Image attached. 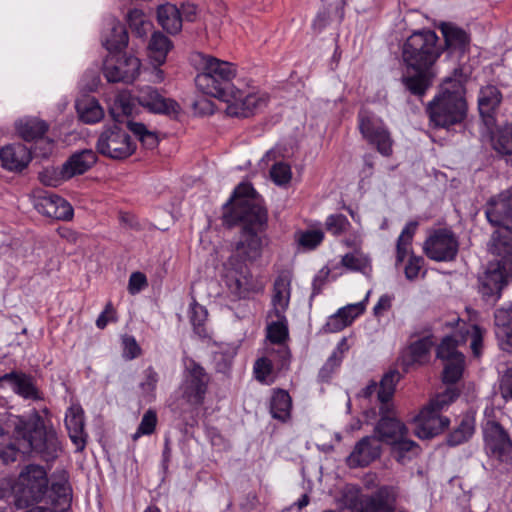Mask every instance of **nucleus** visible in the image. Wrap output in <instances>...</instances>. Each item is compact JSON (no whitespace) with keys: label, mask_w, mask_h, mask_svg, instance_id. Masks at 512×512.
<instances>
[{"label":"nucleus","mask_w":512,"mask_h":512,"mask_svg":"<svg viewBox=\"0 0 512 512\" xmlns=\"http://www.w3.org/2000/svg\"><path fill=\"white\" fill-rule=\"evenodd\" d=\"M511 273L512 267L508 265L496 261L488 263L484 273L478 277L479 293L486 302L490 304L497 302Z\"/></svg>","instance_id":"nucleus-13"},{"label":"nucleus","mask_w":512,"mask_h":512,"mask_svg":"<svg viewBox=\"0 0 512 512\" xmlns=\"http://www.w3.org/2000/svg\"><path fill=\"white\" fill-rule=\"evenodd\" d=\"M500 393L506 400H512V368H508L500 380Z\"/></svg>","instance_id":"nucleus-64"},{"label":"nucleus","mask_w":512,"mask_h":512,"mask_svg":"<svg viewBox=\"0 0 512 512\" xmlns=\"http://www.w3.org/2000/svg\"><path fill=\"white\" fill-rule=\"evenodd\" d=\"M443 52L439 37L433 30L412 33L402 46L406 72L402 76L405 88L414 96L423 97L432 86L433 66Z\"/></svg>","instance_id":"nucleus-3"},{"label":"nucleus","mask_w":512,"mask_h":512,"mask_svg":"<svg viewBox=\"0 0 512 512\" xmlns=\"http://www.w3.org/2000/svg\"><path fill=\"white\" fill-rule=\"evenodd\" d=\"M235 356L234 351H219L214 354L215 369L219 373L226 374L232 366Z\"/></svg>","instance_id":"nucleus-56"},{"label":"nucleus","mask_w":512,"mask_h":512,"mask_svg":"<svg viewBox=\"0 0 512 512\" xmlns=\"http://www.w3.org/2000/svg\"><path fill=\"white\" fill-rule=\"evenodd\" d=\"M270 176L273 182L277 185H286L291 180V169L290 166L285 163H276L270 170Z\"/></svg>","instance_id":"nucleus-55"},{"label":"nucleus","mask_w":512,"mask_h":512,"mask_svg":"<svg viewBox=\"0 0 512 512\" xmlns=\"http://www.w3.org/2000/svg\"><path fill=\"white\" fill-rule=\"evenodd\" d=\"M47 471L40 465L29 464L19 475L21 497L27 503H38L49 491Z\"/></svg>","instance_id":"nucleus-15"},{"label":"nucleus","mask_w":512,"mask_h":512,"mask_svg":"<svg viewBox=\"0 0 512 512\" xmlns=\"http://www.w3.org/2000/svg\"><path fill=\"white\" fill-rule=\"evenodd\" d=\"M358 126L363 138L384 157L393 153V139L384 121L368 110L358 113Z\"/></svg>","instance_id":"nucleus-10"},{"label":"nucleus","mask_w":512,"mask_h":512,"mask_svg":"<svg viewBox=\"0 0 512 512\" xmlns=\"http://www.w3.org/2000/svg\"><path fill=\"white\" fill-rule=\"evenodd\" d=\"M223 281L234 299H246L251 293H260L264 286L255 280L249 268L237 257H229L223 264Z\"/></svg>","instance_id":"nucleus-9"},{"label":"nucleus","mask_w":512,"mask_h":512,"mask_svg":"<svg viewBox=\"0 0 512 512\" xmlns=\"http://www.w3.org/2000/svg\"><path fill=\"white\" fill-rule=\"evenodd\" d=\"M97 160L96 153L91 149H85L73 154L63 165L64 176L72 178L89 170Z\"/></svg>","instance_id":"nucleus-33"},{"label":"nucleus","mask_w":512,"mask_h":512,"mask_svg":"<svg viewBox=\"0 0 512 512\" xmlns=\"http://www.w3.org/2000/svg\"><path fill=\"white\" fill-rule=\"evenodd\" d=\"M7 383L12 391L25 400H43V393L37 386L35 377L22 371H11L0 376V386Z\"/></svg>","instance_id":"nucleus-18"},{"label":"nucleus","mask_w":512,"mask_h":512,"mask_svg":"<svg viewBox=\"0 0 512 512\" xmlns=\"http://www.w3.org/2000/svg\"><path fill=\"white\" fill-rule=\"evenodd\" d=\"M494 320L498 329L497 336L505 340L508 347L512 349V307L497 309Z\"/></svg>","instance_id":"nucleus-38"},{"label":"nucleus","mask_w":512,"mask_h":512,"mask_svg":"<svg viewBox=\"0 0 512 512\" xmlns=\"http://www.w3.org/2000/svg\"><path fill=\"white\" fill-rule=\"evenodd\" d=\"M426 256L437 262L453 261L459 251V242L454 232L448 228L434 230L424 242Z\"/></svg>","instance_id":"nucleus-14"},{"label":"nucleus","mask_w":512,"mask_h":512,"mask_svg":"<svg viewBox=\"0 0 512 512\" xmlns=\"http://www.w3.org/2000/svg\"><path fill=\"white\" fill-rule=\"evenodd\" d=\"M380 419L374 427L378 440L392 444L402 436H407L408 430L397 416L394 406H379Z\"/></svg>","instance_id":"nucleus-17"},{"label":"nucleus","mask_w":512,"mask_h":512,"mask_svg":"<svg viewBox=\"0 0 512 512\" xmlns=\"http://www.w3.org/2000/svg\"><path fill=\"white\" fill-rule=\"evenodd\" d=\"M50 497L53 502L69 506L72 499V489L65 472L57 480H53L50 487Z\"/></svg>","instance_id":"nucleus-39"},{"label":"nucleus","mask_w":512,"mask_h":512,"mask_svg":"<svg viewBox=\"0 0 512 512\" xmlns=\"http://www.w3.org/2000/svg\"><path fill=\"white\" fill-rule=\"evenodd\" d=\"M342 358L339 353L334 351L331 356L327 359L326 363L319 371V377L323 381H328L337 367L340 366Z\"/></svg>","instance_id":"nucleus-59"},{"label":"nucleus","mask_w":512,"mask_h":512,"mask_svg":"<svg viewBox=\"0 0 512 512\" xmlns=\"http://www.w3.org/2000/svg\"><path fill=\"white\" fill-rule=\"evenodd\" d=\"M210 376L196 361L190 359L184 370L180 386L182 398L191 406L199 407L204 403L208 391Z\"/></svg>","instance_id":"nucleus-11"},{"label":"nucleus","mask_w":512,"mask_h":512,"mask_svg":"<svg viewBox=\"0 0 512 512\" xmlns=\"http://www.w3.org/2000/svg\"><path fill=\"white\" fill-rule=\"evenodd\" d=\"M465 85L458 79L447 78L440 91L426 107L435 128L450 127L464 122L468 113Z\"/></svg>","instance_id":"nucleus-5"},{"label":"nucleus","mask_w":512,"mask_h":512,"mask_svg":"<svg viewBox=\"0 0 512 512\" xmlns=\"http://www.w3.org/2000/svg\"><path fill=\"white\" fill-rule=\"evenodd\" d=\"M207 315L208 313L206 308L193 300L190 304L189 318L194 332L199 336H204L206 334L204 324L207 320Z\"/></svg>","instance_id":"nucleus-48"},{"label":"nucleus","mask_w":512,"mask_h":512,"mask_svg":"<svg viewBox=\"0 0 512 512\" xmlns=\"http://www.w3.org/2000/svg\"><path fill=\"white\" fill-rule=\"evenodd\" d=\"M128 32L124 24L116 19L107 22V30L102 35V44L110 52L124 50L128 45Z\"/></svg>","instance_id":"nucleus-30"},{"label":"nucleus","mask_w":512,"mask_h":512,"mask_svg":"<svg viewBox=\"0 0 512 512\" xmlns=\"http://www.w3.org/2000/svg\"><path fill=\"white\" fill-rule=\"evenodd\" d=\"M474 431V420L470 417H464L459 425L448 434L446 443L451 447L463 444L472 437Z\"/></svg>","instance_id":"nucleus-42"},{"label":"nucleus","mask_w":512,"mask_h":512,"mask_svg":"<svg viewBox=\"0 0 512 512\" xmlns=\"http://www.w3.org/2000/svg\"><path fill=\"white\" fill-rule=\"evenodd\" d=\"M364 309V302L350 304L340 308L335 314L328 318L324 326V331L327 333H335L343 330L350 325L352 321L364 311Z\"/></svg>","instance_id":"nucleus-31"},{"label":"nucleus","mask_w":512,"mask_h":512,"mask_svg":"<svg viewBox=\"0 0 512 512\" xmlns=\"http://www.w3.org/2000/svg\"><path fill=\"white\" fill-rule=\"evenodd\" d=\"M391 445L394 446V451L397 453V460L403 462L405 458V454L408 452H413L417 454L418 445L415 441L409 440L406 436H402L396 442H393Z\"/></svg>","instance_id":"nucleus-57"},{"label":"nucleus","mask_w":512,"mask_h":512,"mask_svg":"<svg viewBox=\"0 0 512 512\" xmlns=\"http://www.w3.org/2000/svg\"><path fill=\"white\" fill-rule=\"evenodd\" d=\"M140 60L132 55L111 56L103 65V73L108 82L131 83L139 75Z\"/></svg>","instance_id":"nucleus-16"},{"label":"nucleus","mask_w":512,"mask_h":512,"mask_svg":"<svg viewBox=\"0 0 512 512\" xmlns=\"http://www.w3.org/2000/svg\"><path fill=\"white\" fill-rule=\"evenodd\" d=\"M13 436L18 442L0 447V459L8 464L17 459L18 453L30 450L43 461L54 462L62 451L61 443L54 428L47 427L36 410L28 416H18L13 421Z\"/></svg>","instance_id":"nucleus-4"},{"label":"nucleus","mask_w":512,"mask_h":512,"mask_svg":"<svg viewBox=\"0 0 512 512\" xmlns=\"http://www.w3.org/2000/svg\"><path fill=\"white\" fill-rule=\"evenodd\" d=\"M192 61L200 70L195 77L196 87L203 93L227 103L226 114L248 118L267 105L265 95L246 93L232 84L236 76L234 64L201 52Z\"/></svg>","instance_id":"nucleus-2"},{"label":"nucleus","mask_w":512,"mask_h":512,"mask_svg":"<svg viewBox=\"0 0 512 512\" xmlns=\"http://www.w3.org/2000/svg\"><path fill=\"white\" fill-rule=\"evenodd\" d=\"M329 274L330 269L328 267H323L314 277L312 282V294L310 297L311 299L322 292V289L327 282Z\"/></svg>","instance_id":"nucleus-63"},{"label":"nucleus","mask_w":512,"mask_h":512,"mask_svg":"<svg viewBox=\"0 0 512 512\" xmlns=\"http://www.w3.org/2000/svg\"><path fill=\"white\" fill-rule=\"evenodd\" d=\"M158 423L157 412L150 408L142 416L140 424L133 435V440H137L141 436L151 435L154 433Z\"/></svg>","instance_id":"nucleus-49"},{"label":"nucleus","mask_w":512,"mask_h":512,"mask_svg":"<svg viewBox=\"0 0 512 512\" xmlns=\"http://www.w3.org/2000/svg\"><path fill=\"white\" fill-rule=\"evenodd\" d=\"M35 208L39 213L56 220L67 221L73 217L70 203L56 194L40 196L35 202Z\"/></svg>","instance_id":"nucleus-22"},{"label":"nucleus","mask_w":512,"mask_h":512,"mask_svg":"<svg viewBox=\"0 0 512 512\" xmlns=\"http://www.w3.org/2000/svg\"><path fill=\"white\" fill-rule=\"evenodd\" d=\"M365 495L361 493L360 488L353 485L345 487L342 494V503L351 512H357Z\"/></svg>","instance_id":"nucleus-50"},{"label":"nucleus","mask_w":512,"mask_h":512,"mask_svg":"<svg viewBox=\"0 0 512 512\" xmlns=\"http://www.w3.org/2000/svg\"><path fill=\"white\" fill-rule=\"evenodd\" d=\"M292 399L283 389H275L270 399V413L274 419L286 422L291 417Z\"/></svg>","instance_id":"nucleus-35"},{"label":"nucleus","mask_w":512,"mask_h":512,"mask_svg":"<svg viewBox=\"0 0 512 512\" xmlns=\"http://www.w3.org/2000/svg\"><path fill=\"white\" fill-rule=\"evenodd\" d=\"M443 370V382L447 384H455L458 382L464 371L465 357L458 356L454 360L445 361Z\"/></svg>","instance_id":"nucleus-47"},{"label":"nucleus","mask_w":512,"mask_h":512,"mask_svg":"<svg viewBox=\"0 0 512 512\" xmlns=\"http://www.w3.org/2000/svg\"><path fill=\"white\" fill-rule=\"evenodd\" d=\"M401 379V374L397 370L386 372L380 380L377 402L379 406H394L391 400L395 393L397 383Z\"/></svg>","instance_id":"nucleus-37"},{"label":"nucleus","mask_w":512,"mask_h":512,"mask_svg":"<svg viewBox=\"0 0 512 512\" xmlns=\"http://www.w3.org/2000/svg\"><path fill=\"white\" fill-rule=\"evenodd\" d=\"M151 57L159 64H163L172 48V42L162 32H154L148 45Z\"/></svg>","instance_id":"nucleus-40"},{"label":"nucleus","mask_w":512,"mask_h":512,"mask_svg":"<svg viewBox=\"0 0 512 512\" xmlns=\"http://www.w3.org/2000/svg\"><path fill=\"white\" fill-rule=\"evenodd\" d=\"M65 425L76 450L83 451L86 446L87 434L84 430V411L80 406L73 405L67 410Z\"/></svg>","instance_id":"nucleus-29"},{"label":"nucleus","mask_w":512,"mask_h":512,"mask_svg":"<svg viewBox=\"0 0 512 512\" xmlns=\"http://www.w3.org/2000/svg\"><path fill=\"white\" fill-rule=\"evenodd\" d=\"M418 225L417 221H409L400 233L396 243L397 264L403 262L406 258Z\"/></svg>","instance_id":"nucleus-41"},{"label":"nucleus","mask_w":512,"mask_h":512,"mask_svg":"<svg viewBox=\"0 0 512 512\" xmlns=\"http://www.w3.org/2000/svg\"><path fill=\"white\" fill-rule=\"evenodd\" d=\"M79 120L85 124H95L104 117V110L99 101L90 95H82L75 101Z\"/></svg>","instance_id":"nucleus-32"},{"label":"nucleus","mask_w":512,"mask_h":512,"mask_svg":"<svg viewBox=\"0 0 512 512\" xmlns=\"http://www.w3.org/2000/svg\"><path fill=\"white\" fill-rule=\"evenodd\" d=\"M486 454L504 464L512 463V439L508 431L497 421L489 420L483 427Z\"/></svg>","instance_id":"nucleus-12"},{"label":"nucleus","mask_w":512,"mask_h":512,"mask_svg":"<svg viewBox=\"0 0 512 512\" xmlns=\"http://www.w3.org/2000/svg\"><path fill=\"white\" fill-rule=\"evenodd\" d=\"M438 29L444 38L443 50L459 57L469 51L471 37L463 28L451 22H441Z\"/></svg>","instance_id":"nucleus-21"},{"label":"nucleus","mask_w":512,"mask_h":512,"mask_svg":"<svg viewBox=\"0 0 512 512\" xmlns=\"http://www.w3.org/2000/svg\"><path fill=\"white\" fill-rule=\"evenodd\" d=\"M253 369L256 380L265 383L267 377L273 371L272 361L267 357L258 358L254 363Z\"/></svg>","instance_id":"nucleus-58"},{"label":"nucleus","mask_w":512,"mask_h":512,"mask_svg":"<svg viewBox=\"0 0 512 512\" xmlns=\"http://www.w3.org/2000/svg\"><path fill=\"white\" fill-rule=\"evenodd\" d=\"M69 179V177L64 176V168L55 169V168H46L42 172L39 173V180L45 186L57 187L64 180Z\"/></svg>","instance_id":"nucleus-52"},{"label":"nucleus","mask_w":512,"mask_h":512,"mask_svg":"<svg viewBox=\"0 0 512 512\" xmlns=\"http://www.w3.org/2000/svg\"><path fill=\"white\" fill-rule=\"evenodd\" d=\"M323 239V231L307 230L300 233L298 237V243L305 249L313 250L322 243Z\"/></svg>","instance_id":"nucleus-53"},{"label":"nucleus","mask_w":512,"mask_h":512,"mask_svg":"<svg viewBox=\"0 0 512 512\" xmlns=\"http://www.w3.org/2000/svg\"><path fill=\"white\" fill-rule=\"evenodd\" d=\"M495 227L490 239V251L498 258L496 262L512 267V226Z\"/></svg>","instance_id":"nucleus-24"},{"label":"nucleus","mask_w":512,"mask_h":512,"mask_svg":"<svg viewBox=\"0 0 512 512\" xmlns=\"http://www.w3.org/2000/svg\"><path fill=\"white\" fill-rule=\"evenodd\" d=\"M485 215L492 226L509 225L512 221V187L488 200Z\"/></svg>","instance_id":"nucleus-19"},{"label":"nucleus","mask_w":512,"mask_h":512,"mask_svg":"<svg viewBox=\"0 0 512 512\" xmlns=\"http://www.w3.org/2000/svg\"><path fill=\"white\" fill-rule=\"evenodd\" d=\"M48 128L49 126L45 121L37 118L21 119L16 123L19 136L27 142L42 138Z\"/></svg>","instance_id":"nucleus-36"},{"label":"nucleus","mask_w":512,"mask_h":512,"mask_svg":"<svg viewBox=\"0 0 512 512\" xmlns=\"http://www.w3.org/2000/svg\"><path fill=\"white\" fill-rule=\"evenodd\" d=\"M148 285L147 278L142 272H133L129 277L128 291L135 295L142 291Z\"/></svg>","instance_id":"nucleus-62"},{"label":"nucleus","mask_w":512,"mask_h":512,"mask_svg":"<svg viewBox=\"0 0 512 512\" xmlns=\"http://www.w3.org/2000/svg\"><path fill=\"white\" fill-rule=\"evenodd\" d=\"M351 226L348 218L343 214L329 215L325 221V229L334 236H340Z\"/></svg>","instance_id":"nucleus-51"},{"label":"nucleus","mask_w":512,"mask_h":512,"mask_svg":"<svg viewBox=\"0 0 512 512\" xmlns=\"http://www.w3.org/2000/svg\"><path fill=\"white\" fill-rule=\"evenodd\" d=\"M492 146L502 155H512V123L496 131L492 137Z\"/></svg>","instance_id":"nucleus-44"},{"label":"nucleus","mask_w":512,"mask_h":512,"mask_svg":"<svg viewBox=\"0 0 512 512\" xmlns=\"http://www.w3.org/2000/svg\"><path fill=\"white\" fill-rule=\"evenodd\" d=\"M459 341L455 336L448 335L444 337L441 343L437 347V358L448 361L454 360L458 356L464 357V355L457 350Z\"/></svg>","instance_id":"nucleus-46"},{"label":"nucleus","mask_w":512,"mask_h":512,"mask_svg":"<svg viewBox=\"0 0 512 512\" xmlns=\"http://www.w3.org/2000/svg\"><path fill=\"white\" fill-rule=\"evenodd\" d=\"M291 296V277L288 273H281L273 284V295L271 299L272 309L269 317H281L289 307Z\"/></svg>","instance_id":"nucleus-27"},{"label":"nucleus","mask_w":512,"mask_h":512,"mask_svg":"<svg viewBox=\"0 0 512 512\" xmlns=\"http://www.w3.org/2000/svg\"><path fill=\"white\" fill-rule=\"evenodd\" d=\"M223 209L226 224H242L239 240L230 257H237L243 263L257 260L262 254V235L268 226V212L261 196L252 184L242 182L234 189Z\"/></svg>","instance_id":"nucleus-1"},{"label":"nucleus","mask_w":512,"mask_h":512,"mask_svg":"<svg viewBox=\"0 0 512 512\" xmlns=\"http://www.w3.org/2000/svg\"><path fill=\"white\" fill-rule=\"evenodd\" d=\"M478 110L487 126L496 122V115L503 101V94L495 85H486L478 93Z\"/></svg>","instance_id":"nucleus-20"},{"label":"nucleus","mask_w":512,"mask_h":512,"mask_svg":"<svg viewBox=\"0 0 512 512\" xmlns=\"http://www.w3.org/2000/svg\"><path fill=\"white\" fill-rule=\"evenodd\" d=\"M341 265L350 271L364 272L369 266V262L366 257L347 253L342 257Z\"/></svg>","instance_id":"nucleus-54"},{"label":"nucleus","mask_w":512,"mask_h":512,"mask_svg":"<svg viewBox=\"0 0 512 512\" xmlns=\"http://www.w3.org/2000/svg\"><path fill=\"white\" fill-rule=\"evenodd\" d=\"M95 147L96 151L104 157L123 160L130 157L137 146L128 131L119 123V120H116L115 123L103 127Z\"/></svg>","instance_id":"nucleus-8"},{"label":"nucleus","mask_w":512,"mask_h":512,"mask_svg":"<svg viewBox=\"0 0 512 512\" xmlns=\"http://www.w3.org/2000/svg\"><path fill=\"white\" fill-rule=\"evenodd\" d=\"M396 493L392 487L382 486L374 494L365 495L357 512H393Z\"/></svg>","instance_id":"nucleus-25"},{"label":"nucleus","mask_w":512,"mask_h":512,"mask_svg":"<svg viewBox=\"0 0 512 512\" xmlns=\"http://www.w3.org/2000/svg\"><path fill=\"white\" fill-rule=\"evenodd\" d=\"M0 160L6 170L20 172L28 166L32 154L24 144L13 143L0 149Z\"/></svg>","instance_id":"nucleus-26"},{"label":"nucleus","mask_w":512,"mask_h":512,"mask_svg":"<svg viewBox=\"0 0 512 512\" xmlns=\"http://www.w3.org/2000/svg\"><path fill=\"white\" fill-rule=\"evenodd\" d=\"M275 318L276 321L267 325V339L273 344H283L289 337L288 321L285 314Z\"/></svg>","instance_id":"nucleus-45"},{"label":"nucleus","mask_w":512,"mask_h":512,"mask_svg":"<svg viewBox=\"0 0 512 512\" xmlns=\"http://www.w3.org/2000/svg\"><path fill=\"white\" fill-rule=\"evenodd\" d=\"M126 19L132 33L139 38L146 37L153 27L152 23L146 19L143 11L137 8L129 10Z\"/></svg>","instance_id":"nucleus-43"},{"label":"nucleus","mask_w":512,"mask_h":512,"mask_svg":"<svg viewBox=\"0 0 512 512\" xmlns=\"http://www.w3.org/2000/svg\"><path fill=\"white\" fill-rule=\"evenodd\" d=\"M458 397V389L449 387L432 398L414 419L415 435L420 439H431L448 428L450 419L441 413Z\"/></svg>","instance_id":"nucleus-6"},{"label":"nucleus","mask_w":512,"mask_h":512,"mask_svg":"<svg viewBox=\"0 0 512 512\" xmlns=\"http://www.w3.org/2000/svg\"><path fill=\"white\" fill-rule=\"evenodd\" d=\"M379 442L381 441L373 436H365L360 439L348 457L349 465L351 467H365L378 459L381 455Z\"/></svg>","instance_id":"nucleus-23"},{"label":"nucleus","mask_w":512,"mask_h":512,"mask_svg":"<svg viewBox=\"0 0 512 512\" xmlns=\"http://www.w3.org/2000/svg\"><path fill=\"white\" fill-rule=\"evenodd\" d=\"M158 24L171 35L179 33L182 29V19L179 8L171 3L159 5L157 8Z\"/></svg>","instance_id":"nucleus-34"},{"label":"nucleus","mask_w":512,"mask_h":512,"mask_svg":"<svg viewBox=\"0 0 512 512\" xmlns=\"http://www.w3.org/2000/svg\"><path fill=\"white\" fill-rule=\"evenodd\" d=\"M432 334H428L412 342L401 356V365L407 372L414 365H423L428 362L430 350L434 345Z\"/></svg>","instance_id":"nucleus-28"},{"label":"nucleus","mask_w":512,"mask_h":512,"mask_svg":"<svg viewBox=\"0 0 512 512\" xmlns=\"http://www.w3.org/2000/svg\"><path fill=\"white\" fill-rule=\"evenodd\" d=\"M144 373L145 379L143 382H141L140 388L142 389L143 393L150 395L156 389L159 376L155 369L151 366H149Z\"/></svg>","instance_id":"nucleus-60"},{"label":"nucleus","mask_w":512,"mask_h":512,"mask_svg":"<svg viewBox=\"0 0 512 512\" xmlns=\"http://www.w3.org/2000/svg\"><path fill=\"white\" fill-rule=\"evenodd\" d=\"M122 343L124 358L132 360L140 355L141 348L133 336L125 335L122 339Z\"/></svg>","instance_id":"nucleus-61"},{"label":"nucleus","mask_w":512,"mask_h":512,"mask_svg":"<svg viewBox=\"0 0 512 512\" xmlns=\"http://www.w3.org/2000/svg\"><path fill=\"white\" fill-rule=\"evenodd\" d=\"M135 101L151 113L166 115L172 119H176L181 111L180 105L174 99L164 97L152 86L139 89L133 97L128 94H121L115 104L123 115L131 116Z\"/></svg>","instance_id":"nucleus-7"}]
</instances>
